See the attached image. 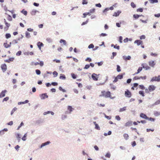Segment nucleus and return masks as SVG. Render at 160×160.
Masks as SVG:
<instances>
[{"label": "nucleus", "instance_id": "f257e3e1", "mask_svg": "<svg viewBox=\"0 0 160 160\" xmlns=\"http://www.w3.org/2000/svg\"><path fill=\"white\" fill-rule=\"evenodd\" d=\"M100 97H103L105 98H110L112 99V97L111 93L109 91H106L105 90L102 91L101 92V94L99 95Z\"/></svg>", "mask_w": 160, "mask_h": 160}, {"label": "nucleus", "instance_id": "f03ea898", "mask_svg": "<svg viewBox=\"0 0 160 160\" xmlns=\"http://www.w3.org/2000/svg\"><path fill=\"white\" fill-rule=\"evenodd\" d=\"M123 78V75L122 74H119L118 76H117V77L115 78V79L113 81V83L116 82L118 81V79H122Z\"/></svg>", "mask_w": 160, "mask_h": 160}, {"label": "nucleus", "instance_id": "7ed1b4c3", "mask_svg": "<svg viewBox=\"0 0 160 160\" xmlns=\"http://www.w3.org/2000/svg\"><path fill=\"white\" fill-rule=\"evenodd\" d=\"M160 81V75H158L157 77L155 76L153 77L151 79L150 82H153L154 81L159 82Z\"/></svg>", "mask_w": 160, "mask_h": 160}, {"label": "nucleus", "instance_id": "20e7f679", "mask_svg": "<svg viewBox=\"0 0 160 160\" xmlns=\"http://www.w3.org/2000/svg\"><path fill=\"white\" fill-rule=\"evenodd\" d=\"M4 22L5 23V24L6 25V27H5L4 28V31H7L8 29L9 28L10 26V23H9L7 22L5 19H4Z\"/></svg>", "mask_w": 160, "mask_h": 160}, {"label": "nucleus", "instance_id": "39448f33", "mask_svg": "<svg viewBox=\"0 0 160 160\" xmlns=\"http://www.w3.org/2000/svg\"><path fill=\"white\" fill-rule=\"evenodd\" d=\"M156 88V87L154 85H150L149 86L148 89L150 92H151L154 90Z\"/></svg>", "mask_w": 160, "mask_h": 160}, {"label": "nucleus", "instance_id": "423d86ee", "mask_svg": "<svg viewBox=\"0 0 160 160\" xmlns=\"http://www.w3.org/2000/svg\"><path fill=\"white\" fill-rule=\"evenodd\" d=\"M1 68L3 72L6 71L7 69V66L5 64H3L1 65Z\"/></svg>", "mask_w": 160, "mask_h": 160}, {"label": "nucleus", "instance_id": "0eeeda50", "mask_svg": "<svg viewBox=\"0 0 160 160\" xmlns=\"http://www.w3.org/2000/svg\"><path fill=\"white\" fill-rule=\"evenodd\" d=\"M92 77L94 81H97L98 80V77L97 76V75L94 73L92 74Z\"/></svg>", "mask_w": 160, "mask_h": 160}, {"label": "nucleus", "instance_id": "6e6552de", "mask_svg": "<svg viewBox=\"0 0 160 160\" xmlns=\"http://www.w3.org/2000/svg\"><path fill=\"white\" fill-rule=\"evenodd\" d=\"M148 64L150 66L152 67H154L155 64V63L153 61H149Z\"/></svg>", "mask_w": 160, "mask_h": 160}, {"label": "nucleus", "instance_id": "1a4fd4ad", "mask_svg": "<svg viewBox=\"0 0 160 160\" xmlns=\"http://www.w3.org/2000/svg\"><path fill=\"white\" fill-rule=\"evenodd\" d=\"M6 92L7 91L6 90L2 91L0 93V98H2L4 97Z\"/></svg>", "mask_w": 160, "mask_h": 160}, {"label": "nucleus", "instance_id": "9d476101", "mask_svg": "<svg viewBox=\"0 0 160 160\" xmlns=\"http://www.w3.org/2000/svg\"><path fill=\"white\" fill-rule=\"evenodd\" d=\"M40 97L41 99H45L46 98H47L48 97V96L46 93H43L41 95Z\"/></svg>", "mask_w": 160, "mask_h": 160}, {"label": "nucleus", "instance_id": "9b49d317", "mask_svg": "<svg viewBox=\"0 0 160 160\" xmlns=\"http://www.w3.org/2000/svg\"><path fill=\"white\" fill-rule=\"evenodd\" d=\"M142 67L143 68L145 69L146 70H149L150 69V68L149 66L147 65H145V64L144 63H142Z\"/></svg>", "mask_w": 160, "mask_h": 160}, {"label": "nucleus", "instance_id": "f8f14e48", "mask_svg": "<svg viewBox=\"0 0 160 160\" xmlns=\"http://www.w3.org/2000/svg\"><path fill=\"white\" fill-rule=\"evenodd\" d=\"M135 43L137 44L138 45H139L142 44V41L140 40H136L135 41Z\"/></svg>", "mask_w": 160, "mask_h": 160}, {"label": "nucleus", "instance_id": "ddd939ff", "mask_svg": "<svg viewBox=\"0 0 160 160\" xmlns=\"http://www.w3.org/2000/svg\"><path fill=\"white\" fill-rule=\"evenodd\" d=\"M140 117L143 118L147 119L148 118V117L144 114L143 113H141L140 115Z\"/></svg>", "mask_w": 160, "mask_h": 160}, {"label": "nucleus", "instance_id": "4468645a", "mask_svg": "<svg viewBox=\"0 0 160 160\" xmlns=\"http://www.w3.org/2000/svg\"><path fill=\"white\" fill-rule=\"evenodd\" d=\"M130 94V92L129 90H127L125 92V95L126 97H129V95Z\"/></svg>", "mask_w": 160, "mask_h": 160}, {"label": "nucleus", "instance_id": "2eb2a0df", "mask_svg": "<svg viewBox=\"0 0 160 160\" xmlns=\"http://www.w3.org/2000/svg\"><path fill=\"white\" fill-rule=\"evenodd\" d=\"M93 123L95 126V128L98 130H99L100 129V128L98 125L96 123V122H94Z\"/></svg>", "mask_w": 160, "mask_h": 160}, {"label": "nucleus", "instance_id": "dca6fc26", "mask_svg": "<svg viewBox=\"0 0 160 160\" xmlns=\"http://www.w3.org/2000/svg\"><path fill=\"white\" fill-rule=\"evenodd\" d=\"M37 45L38 46V47L40 49L41 47L43 46V44L42 42H38L37 43Z\"/></svg>", "mask_w": 160, "mask_h": 160}, {"label": "nucleus", "instance_id": "f3484780", "mask_svg": "<svg viewBox=\"0 0 160 160\" xmlns=\"http://www.w3.org/2000/svg\"><path fill=\"white\" fill-rule=\"evenodd\" d=\"M121 13V11H118L117 12H115L114 13L113 16L117 17L119 15V14Z\"/></svg>", "mask_w": 160, "mask_h": 160}, {"label": "nucleus", "instance_id": "a211bd4d", "mask_svg": "<svg viewBox=\"0 0 160 160\" xmlns=\"http://www.w3.org/2000/svg\"><path fill=\"white\" fill-rule=\"evenodd\" d=\"M154 115L156 117L160 115V112L155 111L154 113Z\"/></svg>", "mask_w": 160, "mask_h": 160}, {"label": "nucleus", "instance_id": "6ab92c4d", "mask_svg": "<svg viewBox=\"0 0 160 160\" xmlns=\"http://www.w3.org/2000/svg\"><path fill=\"white\" fill-rule=\"evenodd\" d=\"M50 143V142L48 141L46 142L42 143V145H41V148H42L43 147L46 145Z\"/></svg>", "mask_w": 160, "mask_h": 160}, {"label": "nucleus", "instance_id": "aec40b11", "mask_svg": "<svg viewBox=\"0 0 160 160\" xmlns=\"http://www.w3.org/2000/svg\"><path fill=\"white\" fill-rule=\"evenodd\" d=\"M123 59L125 60L126 61H127V60H129L130 59V56H128V57H127L126 56H123Z\"/></svg>", "mask_w": 160, "mask_h": 160}, {"label": "nucleus", "instance_id": "412c9836", "mask_svg": "<svg viewBox=\"0 0 160 160\" xmlns=\"http://www.w3.org/2000/svg\"><path fill=\"white\" fill-rule=\"evenodd\" d=\"M29 101L28 100H26L24 102H18V105H20L21 104H24L27 103Z\"/></svg>", "mask_w": 160, "mask_h": 160}, {"label": "nucleus", "instance_id": "4be33fe9", "mask_svg": "<svg viewBox=\"0 0 160 160\" xmlns=\"http://www.w3.org/2000/svg\"><path fill=\"white\" fill-rule=\"evenodd\" d=\"M25 36L27 38H29L30 37V33L28 32H25Z\"/></svg>", "mask_w": 160, "mask_h": 160}, {"label": "nucleus", "instance_id": "5701e85b", "mask_svg": "<svg viewBox=\"0 0 160 160\" xmlns=\"http://www.w3.org/2000/svg\"><path fill=\"white\" fill-rule=\"evenodd\" d=\"M68 109L70 112V113H71V112L72 111L73 109L72 108V107L71 106H68Z\"/></svg>", "mask_w": 160, "mask_h": 160}, {"label": "nucleus", "instance_id": "b1692460", "mask_svg": "<svg viewBox=\"0 0 160 160\" xmlns=\"http://www.w3.org/2000/svg\"><path fill=\"white\" fill-rule=\"evenodd\" d=\"M138 86V84L137 83H134L133 84V87H132L131 89L134 90V88H136V89H137V87Z\"/></svg>", "mask_w": 160, "mask_h": 160}, {"label": "nucleus", "instance_id": "393cba45", "mask_svg": "<svg viewBox=\"0 0 160 160\" xmlns=\"http://www.w3.org/2000/svg\"><path fill=\"white\" fill-rule=\"evenodd\" d=\"M60 78L61 79L64 80L66 79V77L64 75L61 74L60 77Z\"/></svg>", "mask_w": 160, "mask_h": 160}, {"label": "nucleus", "instance_id": "a878e982", "mask_svg": "<svg viewBox=\"0 0 160 160\" xmlns=\"http://www.w3.org/2000/svg\"><path fill=\"white\" fill-rule=\"evenodd\" d=\"M3 45L6 48H8L11 47V45L8 44L7 43H4Z\"/></svg>", "mask_w": 160, "mask_h": 160}, {"label": "nucleus", "instance_id": "bb28decb", "mask_svg": "<svg viewBox=\"0 0 160 160\" xmlns=\"http://www.w3.org/2000/svg\"><path fill=\"white\" fill-rule=\"evenodd\" d=\"M110 86L111 87V89H113V90H114L116 89V87L113 85V84H110Z\"/></svg>", "mask_w": 160, "mask_h": 160}, {"label": "nucleus", "instance_id": "cd10ccee", "mask_svg": "<svg viewBox=\"0 0 160 160\" xmlns=\"http://www.w3.org/2000/svg\"><path fill=\"white\" fill-rule=\"evenodd\" d=\"M7 19L8 20L10 21H11L12 20V17L10 15H8V16L7 17Z\"/></svg>", "mask_w": 160, "mask_h": 160}, {"label": "nucleus", "instance_id": "c85d7f7f", "mask_svg": "<svg viewBox=\"0 0 160 160\" xmlns=\"http://www.w3.org/2000/svg\"><path fill=\"white\" fill-rule=\"evenodd\" d=\"M126 110V107H123V108H120V110H119V112H123L124 111H125Z\"/></svg>", "mask_w": 160, "mask_h": 160}, {"label": "nucleus", "instance_id": "c756f323", "mask_svg": "<svg viewBox=\"0 0 160 160\" xmlns=\"http://www.w3.org/2000/svg\"><path fill=\"white\" fill-rule=\"evenodd\" d=\"M142 15H138L137 14H134L133 15V17L134 18H135L136 19L138 18L139 17L142 16Z\"/></svg>", "mask_w": 160, "mask_h": 160}, {"label": "nucleus", "instance_id": "7c9ffc66", "mask_svg": "<svg viewBox=\"0 0 160 160\" xmlns=\"http://www.w3.org/2000/svg\"><path fill=\"white\" fill-rule=\"evenodd\" d=\"M17 109L16 108H13L11 112V115H12L13 113L17 110Z\"/></svg>", "mask_w": 160, "mask_h": 160}, {"label": "nucleus", "instance_id": "2f4dec72", "mask_svg": "<svg viewBox=\"0 0 160 160\" xmlns=\"http://www.w3.org/2000/svg\"><path fill=\"white\" fill-rule=\"evenodd\" d=\"M27 136V133H25L24 136L22 137V139L23 141H25L26 139V137Z\"/></svg>", "mask_w": 160, "mask_h": 160}, {"label": "nucleus", "instance_id": "473e14b6", "mask_svg": "<svg viewBox=\"0 0 160 160\" xmlns=\"http://www.w3.org/2000/svg\"><path fill=\"white\" fill-rule=\"evenodd\" d=\"M60 42L61 43L63 42V44L64 45H66V41L64 40H63V39L60 40Z\"/></svg>", "mask_w": 160, "mask_h": 160}, {"label": "nucleus", "instance_id": "72a5a7b5", "mask_svg": "<svg viewBox=\"0 0 160 160\" xmlns=\"http://www.w3.org/2000/svg\"><path fill=\"white\" fill-rule=\"evenodd\" d=\"M142 68L143 67H139L138 69V70L137 72L136 73V74H138V73H139V72L140 71H142Z\"/></svg>", "mask_w": 160, "mask_h": 160}, {"label": "nucleus", "instance_id": "f704fd0d", "mask_svg": "<svg viewBox=\"0 0 160 160\" xmlns=\"http://www.w3.org/2000/svg\"><path fill=\"white\" fill-rule=\"evenodd\" d=\"M139 93L142 95V96L144 97V93L143 91H139Z\"/></svg>", "mask_w": 160, "mask_h": 160}, {"label": "nucleus", "instance_id": "c9c22d12", "mask_svg": "<svg viewBox=\"0 0 160 160\" xmlns=\"http://www.w3.org/2000/svg\"><path fill=\"white\" fill-rule=\"evenodd\" d=\"M150 2L152 3H157L158 2V0H150Z\"/></svg>", "mask_w": 160, "mask_h": 160}, {"label": "nucleus", "instance_id": "e433bc0d", "mask_svg": "<svg viewBox=\"0 0 160 160\" xmlns=\"http://www.w3.org/2000/svg\"><path fill=\"white\" fill-rule=\"evenodd\" d=\"M53 74L54 75V77H55L58 76V73L56 71H55L53 72Z\"/></svg>", "mask_w": 160, "mask_h": 160}, {"label": "nucleus", "instance_id": "4c0bfd02", "mask_svg": "<svg viewBox=\"0 0 160 160\" xmlns=\"http://www.w3.org/2000/svg\"><path fill=\"white\" fill-rule=\"evenodd\" d=\"M106 157L110 158L111 156V154L110 153H107L105 155Z\"/></svg>", "mask_w": 160, "mask_h": 160}, {"label": "nucleus", "instance_id": "58836bf2", "mask_svg": "<svg viewBox=\"0 0 160 160\" xmlns=\"http://www.w3.org/2000/svg\"><path fill=\"white\" fill-rule=\"evenodd\" d=\"M5 36H6V38H8L11 37V35L9 33H7L6 34Z\"/></svg>", "mask_w": 160, "mask_h": 160}, {"label": "nucleus", "instance_id": "ea45409f", "mask_svg": "<svg viewBox=\"0 0 160 160\" xmlns=\"http://www.w3.org/2000/svg\"><path fill=\"white\" fill-rule=\"evenodd\" d=\"M139 88L141 89L144 90L145 89V87L143 85H141L139 86Z\"/></svg>", "mask_w": 160, "mask_h": 160}, {"label": "nucleus", "instance_id": "a19ab883", "mask_svg": "<svg viewBox=\"0 0 160 160\" xmlns=\"http://www.w3.org/2000/svg\"><path fill=\"white\" fill-rule=\"evenodd\" d=\"M117 70L118 72H120L121 71L120 69V67L118 65H117Z\"/></svg>", "mask_w": 160, "mask_h": 160}, {"label": "nucleus", "instance_id": "79ce46f5", "mask_svg": "<svg viewBox=\"0 0 160 160\" xmlns=\"http://www.w3.org/2000/svg\"><path fill=\"white\" fill-rule=\"evenodd\" d=\"M26 54L27 55H33L34 54V53H33L32 52H26Z\"/></svg>", "mask_w": 160, "mask_h": 160}, {"label": "nucleus", "instance_id": "37998d69", "mask_svg": "<svg viewBox=\"0 0 160 160\" xmlns=\"http://www.w3.org/2000/svg\"><path fill=\"white\" fill-rule=\"evenodd\" d=\"M123 136H124V138L126 139H127L129 137V136L128 135V134H124Z\"/></svg>", "mask_w": 160, "mask_h": 160}, {"label": "nucleus", "instance_id": "c03bdc74", "mask_svg": "<svg viewBox=\"0 0 160 160\" xmlns=\"http://www.w3.org/2000/svg\"><path fill=\"white\" fill-rule=\"evenodd\" d=\"M21 12L24 14V15L26 16L27 14V12L26 11L22 10V11Z\"/></svg>", "mask_w": 160, "mask_h": 160}, {"label": "nucleus", "instance_id": "a18cd8bd", "mask_svg": "<svg viewBox=\"0 0 160 160\" xmlns=\"http://www.w3.org/2000/svg\"><path fill=\"white\" fill-rule=\"evenodd\" d=\"M112 56L111 57V59H112L114 57L116 56L117 55V53L116 52H112Z\"/></svg>", "mask_w": 160, "mask_h": 160}, {"label": "nucleus", "instance_id": "49530a36", "mask_svg": "<svg viewBox=\"0 0 160 160\" xmlns=\"http://www.w3.org/2000/svg\"><path fill=\"white\" fill-rule=\"evenodd\" d=\"M36 72L37 74L39 75L41 73V71L38 69H37L36 70Z\"/></svg>", "mask_w": 160, "mask_h": 160}, {"label": "nucleus", "instance_id": "de8ad7c7", "mask_svg": "<svg viewBox=\"0 0 160 160\" xmlns=\"http://www.w3.org/2000/svg\"><path fill=\"white\" fill-rule=\"evenodd\" d=\"M90 67V65L89 64L86 65L84 68V69H88Z\"/></svg>", "mask_w": 160, "mask_h": 160}, {"label": "nucleus", "instance_id": "09e8293b", "mask_svg": "<svg viewBox=\"0 0 160 160\" xmlns=\"http://www.w3.org/2000/svg\"><path fill=\"white\" fill-rule=\"evenodd\" d=\"M95 11V8H93L92 9H91L90 10L89 12L90 13H93Z\"/></svg>", "mask_w": 160, "mask_h": 160}, {"label": "nucleus", "instance_id": "8fccbe9b", "mask_svg": "<svg viewBox=\"0 0 160 160\" xmlns=\"http://www.w3.org/2000/svg\"><path fill=\"white\" fill-rule=\"evenodd\" d=\"M130 125V122H126L125 124V127H129Z\"/></svg>", "mask_w": 160, "mask_h": 160}, {"label": "nucleus", "instance_id": "3c124183", "mask_svg": "<svg viewBox=\"0 0 160 160\" xmlns=\"http://www.w3.org/2000/svg\"><path fill=\"white\" fill-rule=\"evenodd\" d=\"M21 53L22 52L21 51H19L16 53V54L17 56H19L20 55Z\"/></svg>", "mask_w": 160, "mask_h": 160}, {"label": "nucleus", "instance_id": "603ef678", "mask_svg": "<svg viewBox=\"0 0 160 160\" xmlns=\"http://www.w3.org/2000/svg\"><path fill=\"white\" fill-rule=\"evenodd\" d=\"M94 47V45L92 44H90L88 47V48H93Z\"/></svg>", "mask_w": 160, "mask_h": 160}, {"label": "nucleus", "instance_id": "864d4df0", "mask_svg": "<svg viewBox=\"0 0 160 160\" xmlns=\"http://www.w3.org/2000/svg\"><path fill=\"white\" fill-rule=\"evenodd\" d=\"M88 3V2L87 0H82V4H87Z\"/></svg>", "mask_w": 160, "mask_h": 160}, {"label": "nucleus", "instance_id": "5fc2aeb1", "mask_svg": "<svg viewBox=\"0 0 160 160\" xmlns=\"http://www.w3.org/2000/svg\"><path fill=\"white\" fill-rule=\"evenodd\" d=\"M147 119H148L149 120H150L152 121H154L155 120V119L154 118H147Z\"/></svg>", "mask_w": 160, "mask_h": 160}, {"label": "nucleus", "instance_id": "6e6d98bb", "mask_svg": "<svg viewBox=\"0 0 160 160\" xmlns=\"http://www.w3.org/2000/svg\"><path fill=\"white\" fill-rule=\"evenodd\" d=\"M37 12L38 11L36 10L32 11L31 12V14L32 15H35Z\"/></svg>", "mask_w": 160, "mask_h": 160}, {"label": "nucleus", "instance_id": "4d7b16f0", "mask_svg": "<svg viewBox=\"0 0 160 160\" xmlns=\"http://www.w3.org/2000/svg\"><path fill=\"white\" fill-rule=\"evenodd\" d=\"M137 12H142L143 11V9L142 8H138L137 10Z\"/></svg>", "mask_w": 160, "mask_h": 160}, {"label": "nucleus", "instance_id": "13d9d810", "mask_svg": "<svg viewBox=\"0 0 160 160\" xmlns=\"http://www.w3.org/2000/svg\"><path fill=\"white\" fill-rule=\"evenodd\" d=\"M147 78V76H145L143 77H140V79H142V80H145Z\"/></svg>", "mask_w": 160, "mask_h": 160}, {"label": "nucleus", "instance_id": "bf43d9fd", "mask_svg": "<svg viewBox=\"0 0 160 160\" xmlns=\"http://www.w3.org/2000/svg\"><path fill=\"white\" fill-rule=\"evenodd\" d=\"M131 5L132 6V7L133 8H134L136 7V5L133 2H132L131 3Z\"/></svg>", "mask_w": 160, "mask_h": 160}, {"label": "nucleus", "instance_id": "052dcab7", "mask_svg": "<svg viewBox=\"0 0 160 160\" xmlns=\"http://www.w3.org/2000/svg\"><path fill=\"white\" fill-rule=\"evenodd\" d=\"M9 99V97H7L3 99V102H4V101H7Z\"/></svg>", "mask_w": 160, "mask_h": 160}, {"label": "nucleus", "instance_id": "680f3d73", "mask_svg": "<svg viewBox=\"0 0 160 160\" xmlns=\"http://www.w3.org/2000/svg\"><path fill=\"white\" fill-rule=\"evenodd\" d=\"M160 103V100H158L154 104L155 105L159 104Z\"/></svg>", "mask_w": 160, "mask_h": 160}, {"label": "nucleus", "instance_id": "e2e57ef3", "mask_svg": "<svg viewBox=\"0 0 160 160\" xmlns=\"http://www.w3.org/2000/svg\"><path fill=\"white\" fill-rule=\"evenodd\" d=\"M71 75H72V77L73 78L76 79V76L74 74L72 73Z\"/></svg>", "mask_w": 160, "mask_h": 160}, {"label": "nucleus", "instance_id": "0e129e2a", "mask_svg": "<svg viewBox=\"0 0 160 160\" xmlns=\"http://www.w3.org/2000/svg\"><path fill=\"white\" fill-rule=\"evenodd\" d=\"M105 117L108 120L111 119V117L110 116H107L106 114H105Z\"/></svg>", "mask_w": 160, "mask_h": 160}, {"label": "nucleus", "instance_id": "69168bd1", "mask_svg": "<svg viewBox=\"0 0 160 160\" xmlns=\"http://www.w3.org/2000/svg\"><path fill=\"white\" fill-rule=\"evenodd\" d=\"M146 130L147 132H149L151 131L152 132H153L154 131V129H147Z\"/></svg>", "mask_w": 160, "mask_h": 160}, {"label": "nucleus", "instance_id": "338daca9", "mask_svg": "<svg viewBox=\"0 0 160 160\" xmlns=\"http://www.w3.org/2000/svg\"><path fill=\"white\" fill-rule=\"evenodd\" d=\"M85 61H88L89 62H90L92 60L90 58H88L86 59Z\"/></svg>", "mask_w": 160, "mask_h": 160}, {"label": "nucleus", "instance_id": "774afa93", "mask_svg": "<svg viewBox=\"0 0 160 160\" xmlns=\"http://www.w3.org/2000/svg\"><path fill=\"white\" fill-rule=\"evenodd\" d=\"M116 119L118 120H120L121 118L119 116H116L115 117Z\"/></svg>", "mask_w": 160, "mask_h": 160}]
</instances>
